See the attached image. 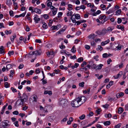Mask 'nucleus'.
I'll list each match as a JSON object with an SVG mask.
<instances>
[{
    "label": "nucleus",
    "instance_id": "obj_41",
    "mask_svg": "<svg viewBox=\"0 0 128 128\" xmlns=\"http://www.w3.org/2000/svg\"><path fill=\"white\" fill-rule=\"evenodd\" d=\"M24 99H25L24 98H23L20 100H17V102H20V101L24 104Z\"/></svg>",
    "mask_w": 128,
    "mask_h": 128
},
{
    "label": "nucleus",
    "instance_id": "obj_3",
    "mask_svg": "<svg viewBox=\"0 0 128 128\" xmlns=\"http://www.w3.org/2000/svg\"><path fill=\"white\" fill-rule=\"evenodd\" d=\"M9 122V121L6 120L1 123L0 128H6V126H9L10 125L8 123Z\"/></svg>",
    "mask_w": 128,
    "mask_h": 128
},
{
    "label": "nucleus",
    "instance_id": "obj_31",
    "mask_svg": "<svg viewBox=\"0 0 128 128\" xmlns=\"http://www.w3.org/2000/svg\"><path fill=\"white\" fill-rule=\"evenodd\" d=\"M100 7L102 8V10H104L106 9V6L104 4H101L100 6Z\"/></svg>",
    "mask_w": 128,
    "mask_h": 128
},
{
    "label": "nucleus",
    "instance_id": "obj_14",
    "mask_svg": "<svg viewBox=\"0 0 128 128\" xmlns=\"http://www.w3.org/2000/svg\"><path fill=\"white\" fill-rule=\"evenodd\" d=\"M0 53L1 54L4 53V47L3 46H2L0 47Z\"/></svg>",
    "mask_w": 128,
    "mask_h": 128
},
{
    "label": "nucleus",
    "instance_id": "obj_43",
    "mask_svg": "<svg viewBox=\"0 0 128 128\" xmlns=\"http://www.w3.org/2000/svg\"><path fill=\"white\" fill-rule=\"evenodd\" d=\"M73 12L70 11V12H68L67 14V16H71Z\"/></svg>",
    "mask_w": 128,
    "mask_h": 128
},
{
    "label": "nucleus",
    "instance_id": "obj_23",
    "mask_svg": "<svg viewBox=\"0 0 128 128\" xmlns=\"http://www.w3.org/2000/svg\"><path fill=\"white\" fill-rule=\"evenodd\" d=\"M75 18L77 19L78 20L80 18V15L78 14H76L75 15Z\"/></svg>",
    "mask_w": 128,
    "mask_h": 128
},
{
    "label": "nucleus",
    "instance_id": "obj_45",
    "mask_svg": "<svg viewBox=\"0 0 128 128\" xmlns=\"http://www.w3.org/2000/svg\"><path fill=\"white\" fill-rule=\"evenodd\" d=\"M14 53V51L12 50L11 51H9L8 53V54L10 56L11 55L13 54Z\"/></svg>",
    "mask_w": 128,
    "mask_h": 128
},
{
    "label": "nucleus",
    "instance_id": "obj_36",
    "mask_svg": "<svg viewBox=\"0 0 128 128\" xmlns=\"http://www.w3.org/2000/svg\"><path fill=\"white\" fill-rule=\"evenodd\" d=\"M85 117V116L84 114H82V116H80L79 118L81 120H82L84 119Z\"/></svg>",
    "mask_w": 128,
    "mask_h": 128
},
{
    "label": "nucleus",
    "instance_id": "obj_19",
    "mask_svg": "<svg viewBox=\"0 0 128 128\" xmlns=\"http://www.w3.org/2000/svg\"><path fill=\"white\" fill-rule=\"evenodd\" d=\"M123 109L122 107H120L118 109V112L119 114H121L123 112Z\"/></svg>",
    "mask_w": 128,
    "mask_h": 128
},
{
    "label": "nucleus",
    "instance_id": "obj_60",
    "mask_svg": "<svg viewBox=\"0 0 128 128\" xmlns=\"http://www.w3.org/2000/svg\"><path fill=\"white\" fill-rule=\"evenodd\" d=\"M52 3L51 2H49L47 3V5L48 6H50L52 5Z\"/></svg>",
    "mask_w": 128,
    "mask_h": 128
},
{
    "label": "nucleus",
    "instance_id": "obj_12",
    "mask_svg": "<svg viewBox=\"0 0 128 128\" xmlns=\"http://www.w3.org/2000/svg\"><path fill=\"white\" fill-rule=\"evenodd\" d=\"M16 34H14L13 36H11L10 37V39L12 42H14V40L16 38Z\"/></svg>",
    "mask_w": 128,
    "mask_h": 128
},
{
    "label": "nucleus",
    "instance_id": "obj_55",
    "mask_svg": "<svg viewBox=\"0 0 128 128\" xmlns=\"http://www.w3.org/2000/svg\"><path fill=\"white\" fill-rule=\"evenodd\" d=\"M9 13L10 16H14L13 15V12L12 11H10L9 12Z\"/></svg>",
    "mask_w": 128,
    "mask_h": 128
},
{
    "label": "nucleus",
    "instance_id": "obj_10",
    "mask_svg": "<svg viewBox=\"0 0 128 128\" xmlns=\"http://www.w3.org/2000/svg\"><path fill=\"white\" fill-rule=\"evenodd\" d=\"M110 42V40L108 39L105 41L102 42L101 43V44L102 46H104L106 44Z\"/></svg>",
    "mask_w": 128,
    "mask_h": 128
},
{
    "label": "nucleus",
    "instance_id": "obj_28",
    "mask_svg": "<svg viewBox=\"0 0 128 128\" xmlns=\"http://www.w3.org/2000/svg\"><path fill=\"white\" fill-rule=\"evenodd\" d=\"M52 14L54 15H55L56 14L57 11V9L56 8H55L54 9L52 10Z\"/></svg>",
    "mask_w": 128,
    "mask_h": 128
},
{
    "label": "nucleus",
    "instance_id": "obj_30",
    "mask_svg": "<svg viewBox=\"0 0 128 128\" xmlns=\"http://www.w3.org/2000/svg\"><path fill=\"white\" fill-rule=\"evenodd\" d=\"M84 82H80L79 84V86H80L82 87H83L84 86Z\"/></svg>",
    "mask_w": 128,
    "mask_h": 128
},
{
    "label": "nucleus",
    "instance_id": "obj_49",
    "mask_svg": "<svg viewBox=\"0 0 128 128\" xmlns=\"http://www.w3.org/2000/svg\"><path fill=\"white\" fill-rule=\"evenodd\" d=\"M68 120V119L66 118V116L62 120V122H66Z\"/></svg>",
    "mask_w": 128,
    "mask_h": 128
},
{
    "label": "nucleus",
    "instance_id": "obj_17",
    "mask_svg": "<svg viewBox=\"0 0 128 128\" xmlns=\"http://www.w3.org/2000/svg\"><path fill=\"white\" fill-rule=\"evenodd\" d=\"M43 25L42 27L46 29L48 28V26L44 22H42Z\"/></svg>",
    "mask_w": 128,
    "mask_h": 128
},
{
    "label": "nucleus",
    "instance_id": "obj_42",
    "mask_svg": "<svg viewBox=\"0 0 128 128\" xmlns=\"http://www.w3.org/2000/svg\"><path fill=\"white\" fill-rule=\"evenodd\" d=\"M33 101L36 102H37V97L36 96H33Z\"/></svg>",
    "mask_w": 128,
    "mask_h": 128
},
{
    "label": "nucleus",
    "instance_id": "obj_64",
    "mask_svg": "<svg viewBox=\"0 0 128 128\" xmlns=\"http://www.w3.org/2000/svg\"><path fill=\"white\" fill-rule=\"evenodd\" d=\"M80 6V8H81V9L83 10H84L86 8V6L84 5H82Z\"/></svg>",
    "mask_w": 128,
    "mask_h": 128
},
{
    "label": "nucleus",
    "instance_id": "obj_40",
    "mask_svg": "<svg viewBox=\"0 0 128 128\" xmlns=\"http://www.w3.org/2000/svg\"><path fill=\"white\" fill-rule=\"evenodd\" d=\"M102 56L104 58H106L109 56V55L107 53H104L102 54Z\"/></svg>",
    "mask_w": 128,
    "mask_h": 128
},
{
    "label": "nucleus",
    "instance_id": "obj_48",
    "mask_svg": "<svg viewBox=\"0 0 128 128\" xmlns=\"http://www.w3.org/2000/svg\"><path fill=\"white\" fill-rule=\"evenodd\" d=\"M23 98H24L25 99H26L27 98V95L24 93L22 95Z\"/></svg>",
    "mask_w": 128,
    "mask_h": 128
},
{
    "label": "nucleus",
    "instance_id": "obj_22",
    "mask_svg": "<svg viewBox=\"0 0 128 128\" xmlns=\"http://www.w3.org/2000/svg\"><path fill=\"white\" fill-rule=\"evenodd\" d=\"M71 51L73 53H75L76 52V49L75 47L74 46L71 49Z\"/></svg>",
    "mask_w": 128,
    "mask_h": 128
},
{
    "label": "nucleus",
    "instance_id": "obj_20",
    "mask_svg": "<svg viewBox=\"0 0 128 128\" xmlns=\"http://www.w3.org/2000/svg\"><path fill=\"white\" fill-rule=\"evenodd\" d=\"M68 10H72V5L70 4H69L68 5Z\"/></svg>",
    "mask_w": 128,
    "mask_h": 128
},
{
    "label": "nucleus",
    "instance_id": "obj_46",
    "mask_svg": "<svg viewBox=\"0 0 128 128\" xmlns=\"http://www.w3.org/2000/svg\"><path fill=\"white\" fill-rule=\"evenodd\" d=\"M122 20L120 18H118V19L117 22L118 24H120L122 22Z\"/></svg>",
    "mask_w": 128,
    "mask_h": 128
},
{
    "label": "nucleus",
    "instance_id": "obj_52",
    "mask_svg": "<svg viewBox=\"0 0 128 128\" xmlns=\"http://www.w3.org/2000/svg\"><path fill=\"white\" fill-rule=\"evenodd\" d=\"M35 72L36 74H39L40 72V69L39 68H37Z\"/></svg>",
    "mask_w": 128,
    "mask_h": 128
},
{
    "label": "nucleus",
    "instance_id": "obj_34",
    "mask_svg": "<svg viewBox=\"0 0 128 128\" xmlns=\"http://www.w3.org/2000/svg\"><path fill=\"white\" fill-rule=\"evenodd\" d=\"M41 80L42 81V84H46L47 83V80L46 79L44 80L42 79Z\"/></svg>",
    "mask_w": 128,
    "mask_h": 128
},
{
    "label": "nucleus",
    "instance_id": "obj_38",
    "mask_svg": "<svg viewBox=\"0 0 128 128\" xmlns=\"http://www.w3.org/2000/svg\"><path fill=\"white\" fill-rule=\"evenodd\" d=\"M4 85L5 87L6 88H8L10 87L9 84L7 82H5Z\"/></svg>",
    "mask_w": 128,
    "mask_h": 128
},
{
    "label": "nucleus",
    "instance_id": "obj_57",
    "mask_svg": "<svg viewBox=\"0 0 128 128\" xmlns=\"http://www.w3.org/2000/svg\"><path fill=\"white\" fill-rule=\"evenodd\" d=\"M87 64V63L86 62L84 61L81 64V66L83 67L84 66V65H86Z\"/></svg>",
    "mask_w": 128,
    "mask_h": 128
},
{
    "label": "nucleus",
    "instance_id": "obj_25",
    "mask_svg": "<svg viewBox=\"0 0 128 128\" xmlns=\"http://www.w3.org/2000/svg\"><path fill=\"white\" fill-rule=\"evenodd\" d=\"M121 12V10L120 9H118V10L116 12V14L117 15H118L120 14Z\"/></svg>",
    "mask_w": 128,
    "mask_h": 128
},
{
    "label": "nucleus",
    "instance_id": "obj_26",
    "mask_svg": "<svg viewBox=\"0 0 128 128\" xmlns=\"http://www.w3.org/2000/svg\"><path fill=\"white\" fill-rule=\"evenodd\" d=\"M94 115V113L92 112H90L89 114L87 115V116L88 118H90V116H92Z\"/></svg>",
    "mask_w": 128,
    "mask_h": 128
},
{
    "label": "nucleus",
    "instance_id": "obj_54",
    "mask_svg": "<svg viewBox=\"0 0 128 128\" xmlns=\"http://www.w3.org/2000/svg\"><path fill=\"white\" fill-rule=\"evenodd\" d=\"M12 113L14 114L17 115H18L19 113L18 112V111H15L12 112Z\"/></svg>",
    "mask_w": 128,
    "mask_h": 128
},
{
    "label": "nucleus",
    "instance_id": "obj_9",
    "mask_svg": "<svg viewBox=\"0 0 128 128\" xmlns=\"http://www.w3.org/2000/svg\"><path fill=\"white\" fill-rule=\"evenodd\" d=\"M122 74V71L120 72L117 74L116 76H113L115 79H117L120 76H121Z\"/></svg>",
    "mask_w": 128,
    "mask_h": 128
},
{
    "label": "nucleus",
    "instance_id": "obj_47",
    "mask_svg": "<svg viewBox=\"0 0 128 128\" xmlns=\"http://www.w3.org/2000/svg\"><path fill=\"white\" fill-rule=\"evenodd\" d=\"M43 16L44 18L46 19H47L49 18V17L48 15L46 14H44L43 15Z\"/></svg>",
    "mask_w": 128,
    "mask_h": 128
},
{
    "label": "nucleus",
    "instance_id": "obj_50",
    "mask_svg": "<svg viewBox=\"0 0 128 128\" xmlns=\"http://www.w3.org/2000/svg\"><path fill=\"white\" fill-rule=\"evenodd\" d=\"M101 111V109L98 108V110H96V112L98 114H100V112Z\"/></svg>",
    "mask_w": 128,
    "mask_h": 128
},
{
    "label": "nucleus",
    "instance_id": "obj_15",
    "mask_svg": "<svg viewBox=\"0 0 128 128\" xmlns=\"http://www.w3.org/2000/svg\"><path fill=\"white\" fill-rule=\"evenodd\" d=\"M89 64H92V68L96 70V66L95 64H93L92 62H90Z\"/></svg>",
    "mask_w": 128,
    "mask_h": 128
},
{
    "label": "nucleus",
    "instance_id": "obj_5",
    "mask_svg": "<svg viewBox=\"0 0 128 128\" xmlns=\"http://www.w3.org/2000/svg\"><path fill=\"white\" fill-rule=\"evenodd\" d=\"M106 33V30L104 28L102 31L98 30L96 32V33L99 35H104Z\"/></svg>",
    "mask_w": 128,
    "mask_h": 128
},
{
    "label": "nucleus",
    "instance_id": "obj_53",
    "mask_svg": "<svg viewBox=\"0 0 128 128\" xmlns=\"http://www.w3.org/2000/svg\"><path fill=\"white\" fill-rule=\"evenodd\" d=\"M62 13L61 12H59L58 14V18H60L62 15Z\"/></svg>",
    "mask_w": 128,
    "mask_h": 128
},
{
    "label": "nucleus",
    "instance_id": "obj_44",
    "mask_svg": "<svg viewBox=\"0 0 128 128\" xmlns=\"http://www.w3.org/2000/svg\"><path fill=\"white\" fill-rule=\"evenodd\" d=\"M57 26H54L51 27V28L52 30H54L57 29Z\"/></svg>",
    "mask_w": 128,
    "mask_h": 128
},
{
    "label": "nucleus",
    "instance_id": "obj_2",
    "mask_svg": "<svg viewBox=\"0 0 128 128\" xmlns=\"http://www.w3.org/2000/svg\"><path fill=\"white\" fill-rule=\"evenodd\" d=\"M59 104L63 108H66L67 106V102L65 99H60L59 100Z\"/></svg>",
    "mask_w": 128,
    "mask_h": 128
},
{
    "label": "nucleus",
    "instance_id": "obj_51",
    "mask_svg": "<svg viewBox=\"0 0 128 128\" xmlns=\"http://www.w3.org/2000/svg\"><path fill=\"white\" fill-rule=\"evenodd\" d=\"M24 66V65L23 64H20L18 66V68L19 69H22Z\"/></svg>",
    "mask_w": 128,
    "mask_h": 128
},
{
    "label": "nucleus",
    "instance_id": "obj_37",
    "mask_svg": "<svg viewBox=\"0 0 128 128\" xmlns=\"http://www.w3.org/2000/svg\"><path fill=\"white\" fill-rule=\"evenodd\" d=\"M121 125V123L115 126L114 128H119L120 127Z\"/></svg>",
    "mask_w": 128,
    "mask_h": 128
},
{
    "label": "nucleus",
    "instance_id": "obj_33",
    "mask_svg": "<svg viewBox=\"0 0 128 128\" xmlns=\"http://www.w3.org/2000/svg\"><path fill=\"white\" fill-rule=\"evenodd\" d=\"M84 59L80 57L79 58H78L77 60V61L78 62H80L82 61H83Z\"/></svg>",
    "mask_w": 128,
    "mask_h": 128
},
{
    "label": "nucleus",
    "instance_id": "obj_32",
    "mask_svg": "<svg viewBox=\"0 0 128 128\" xmlns=\"http://www.w3.org/2000/svg\"><path fill=\"white\" fill-rule=\"evenodd\" d=\"M12 33V31L10 30L8 31V30H6L5 31V33L6 34H10Z\"/></svg>",
    "mask_w": 128,
    "mask_h": 128
},
{
    "label": "nucleus",
    "instance_id": "obj_7",
    "mask_svg": "<svg viewBox=\"0 0 128 128\" xmlns=\"http://www.w3.org/2000/svg\"><path fill=\"white\" fill-rule=\"evenodd\" d=\"M38 16L36 14L34 16V22L36 23H38L39 21L40 20V18H38Z\"/></svg>",
    "mask_w": 128,
    "mask_h": 128
},
{
    "label": "nucleus",
    "instance_id": "obj_6",
    "mask_svg": "<svg viewBox=\"0 0 128 128\" xmlns=\"http://www.w3.org/2000/svg\"><path fill=\"white\" fill-rule=\"evenodd\" d=\"M42 53V52L40 50H36L32 52V54L34 55L35 54L36 56L38 55H40Z\"/></svg>",
    "mask_w": 128,
    "mask_h": 128
},
{
    "label": "nucleus",
    "instance_id": "obj_56",
    "mask_svg": "<svg viewBox=\"0 0 128 128\" xmlns=\"http://www.w3.org/2000/svg\"><path fill=\"white\" fill-rule=\"evenodd\" d=\"M113 30V28H111L110 27H109L108 28L107 30L106 31V32L107 31H111Z\"/></svg>",
    "mask_w": 128,
    "mask_h": 128
},
{
    "label": "nucleus",
    "instance_id": "obj_16",
    "mask_svg": "<svg viewBox=\"0 0 128 128\" xmlns=\"http://www.w3.org/2000/svg\"><path fill=\"white\" fill-rule=\"evenodd\" d=\"M117 28L118 29H120L122 31H123L124 30V26H121L120 25H118L117 26Z\"/></svg>",
    "mask_w": 128,
    "mask_h": 128
},
{
    "label": "nucleus",
    "instance_id": "obj_61",
    "mask_svg": "<svg viewBox=\"0 0 128 128\" xmlns=\"http://www.w3.org/2000/svg\"><path fill=\"white\" fill-rule=\"evenodd\" d=\"M11 89L12 90V91L13 92H17L16 90V89L14 88H13L12 87L11 88Z\"/></svg>",
    "mask_w": 128,
    "mask_h": 128
},
{
    "label": "nucleus",
    "instance_id": "obj_11",
    "mask_svg": "<svg viewBox=\"0 0 128 128\" xmlns=\"http://www.w3.org/2000/svg\"><path fill=\"white\" fill-rule=\"evenodd\" d=\"M96 37V36L94 34H90L88 37L89 39H94Z\"/></svg>",
    "mask_w": 128,
    "mask_h": 128
},
{
    "label": "nucleus",
    "instance_id": "obj_24",
    "mask_svg": "<svg viewBox=\"0 0 128 128\" xmlns=\"http://www.w3.org/2000/svg\"><path fill=\"white\" fill-rule=\"evenodd\" d=\"M101 11L100 10H98L96 12V13H94L93 14V16H96L97 15L101 13Z\"/></svg>",
    "mask_w": 128,
    "mask_h": 128
},
{
    "label": "nucleus",
    "instance_id": "obj_58",
    "mask_svg": "<svg viewBox=\"0 0 128 128\" xmlns=\"http://www.w3.org/2000/svg\"><path fill=\"white\" fill-rule=\"evenodd\" d=\"M35 42L37 43H42V41L40 40L39 39H36L35 40Z\"/></svg>",
    "mask_w": 128,
    "mask_h": 128
},
{
    "label": "nucleus",
    "instance_id": "obj_21",
    "mask_svg": "<svg viewBox=\"0 0 128 128\" xmlns=\"http://www.w3.org/2000/svg\"><path fill=\"white\" fill-rule=\"evenodd\" d=\"M33 55H34V54H32V52H30L29 54H26V56H27L28 57L32 58V56Z\"/></svg>",
    "mask_w": 128,
    "mask_h": 128
},
{
    "label": "nucleus",
    "instance_id": "obj_35",
    "mask_svg": "<svg viewBox=\"0 0 128 128\" xmlns=\"http://www.w3.org/2000/svg\"><path fill=\"white\" fill-rule=\"evenodd\" d=\"M6 4H7L9 6L11 5L12 2H11V0H6Z\"/></svg>",
    "mask_w": 128,
    "mask_h": 128
},
{
    "label": "nucleus",
    "instance_id": "obj_4",
    "mask_svg": "<svg viewBox=\"0 0 128 128\" xmlns=\"http://www.w3.org/2000/svg\"><path fill=\"white\" fill-rule=\"evenodd\" d=\"M112 46L114 49H116V50H121V48L123 47L122 45L118 44H115Z\"/></svg>",
    "mask_w": 128,
    "mask_h": 128
},
{
    "label": "nucleus",
    "instance_id": "obj_13",
    "mask_svg": "<svg viewBox=\"0 0 128 128\" xmlns=\"http://www.w3.org/2000/svg\"><path fill=\"white\" fill-rule=\"evenodd\" d=\"M103 66V65L102 64H100L98 65L96 67V70H101L102 68V66Z\"/></svg>",
    "mask_w": 128,
    "mask_h": 128
},
{
    "label": "nucleus",
    "instance_id": "obj_8",
    "mask_svg": "<svg viewBox=\"0 0 128 128\" xmlns=\"http://www.w3.org/2000/svg\"><path fill=\"white\" fill-rule=\"evenodd\" d=\"M34 12L38 14H40L42 12L40 9L36 8H35L34 9Z\"/></svg>",
    "mask_w": 128,
    "mask_h": 128
},
{
    "label": "nucleus",
    "instance_id": "obj_59",
    "mask_svg": "<svg viewBox=\"0 0 128 128\" xmlns=\"http://www.w3.org/2000/svg\"><path fill=\"white\" fill-rule=\"evenodd\" d=\"M126 112H124V113L122 114V115L121 116V118H123L126 115Z\"/></svg>",
    "mask_w": 128,
    "mask_h": 128
},
{
    "label": "nucleus",
    "instance_id": "obj_29",
    "mask_svg": "<svg viewBox=\"0 0 128 128\" xmlns=\"http://www.w3.org/2000/svg\"><path fill=\"white\" fill-rule=\"evenodd\" d=\"M103 49V48L101 46L98 45V48L96 49L97 50H100V51L102 50Z\"/></svg>",
    "mask_w": 128,
    "mask_h": 128
},
{
    "label": "nucleus",
    "instance_id": "obj_63",
    "mask_svg": "<svg viewBox=\"0 0 128 128\" xmlns=\"http://www.w3.org/2000/svg\"><path fill=\"white\" fill-rule=\"evenodd\" d=\"M85 48L86 49L88 50L90 48V46L89 45H86L85 46Z\"/></svg>",
    "mask_w": 128,
    "mask_h": 128
},
{
    "label": "nucleus",
    "instance_id": "obj_39",
    "mask_svg": "<svg viewBox=\"0 0 128 128\" xmlns=\"http://www.w3.org/2000/svg\"><path fill=\"white\" fill-rule=\"evenodd\" d=\"M18 121H16L14 122V124L15 126L17 127H18L19 126V125L18 124Z\"/></svg>",
    "mask_w": 128,
    "mask_h": 128
},
{
    "label": "nucleus",
    "instance_id": "obj_27",
    "mask_svg": "<svg viewBox=\"0 0 128 128\" xmlns=\"http://www.w3.org/2000/svg\"><path fill=\"white\" fill-rule=\"evenodd\" d=\"M110 121H106L104 122V124L105 126H108L110 124Z\"/></svg>",
    "mask_w": 128,
    "mask_h": 128
},
{
    "label": "nucleus",
    "instance_id": "obj_18",
    "mask_svg": "<svg viewBox=\"0 0 128 128\" xmlns=\"http://www.w3.org/2000/svg\"><path fill=\"white\" fill-rule=\"evenodd\" d=\"M12 65L11 64H9L7 65L6 67V70H8L12 68Z\"/></svg>",
    "mask_w": 128,
    "mask_h": 128
},
{
    "label": "nucleus",
    "instance_id": "obj_62",
    "mask_svg": "<svg viewBox=\"0 0 128 128\" xmlns=\"http://www.w3.org/2000/svg\"><path fill=\"white\" fill-rule=\"evenodd\" d=\"M108 105L107 104H106L105 105H102V107L105 108H108Z\"/></svg>",
    "mask_w": 128,
    "mask_h": 128
},
{
    "label": "nucleus",
    "instance_id": "obj_1",
    "mask_svg": "<svg viewBox=\"0 0 128 128\" xmlns=\"http://www.w3.org/2000/svg\"><path fill=\"white\" fill-rule=\"evenodd\" d=\"M86 100V98L84 96H78L72 101L71 105L73 107H78L81 105Z\"/></svg>",
    "mask_w": 128,
    "mask_h": 128
}]
</instances>
